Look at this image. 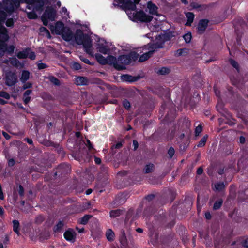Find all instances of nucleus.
Returning <instances> with one entry per match:
<instances>
[{
  "label": "nucleus",
  "instance_id": "obj_1",
  "mask_svg": "<svg viewBox=\"0 0 248 248\" xmlns=\"http://www.w3.org/2000/svg\"><path fill=\"white\" fill-rule=\"evenodd\" d=\"M45 0H5L0 2V56L5 51L9 54L14 52L15 46L10 45L7 47L6 42L8 40L6 29L2 26L7 17H10L19 6L20 3H27L26 12L29 19H34L40 15L45 4Z\"/></svg>",
  "mask_w": 248,
  "mask_h": 248
},
{
  "label": "nucleus",
  "instance_id": "obj_2",
  "mask_svg": "<svg viewBox=\"0 0 248 248\" xmlns=\"http://www.w3.org/2000/svg\"><path fill=\"white\" fill-rule=\"evenodd\" d=\"M125 8L127 15L129 18L134 21H141L143 22H150L152 19V16L146 14L143 11L132 13L136 9V5L140 0H117Z\"/></svg>",
  "mask_w": 248,
  "mask_h": 248
},
{
  "label": "nucleus",
  "instance_id": "obj_3",
  "mask_svg": "<svg viewBox=\"0 0 248 248\" xmlns=\"http://www.w3.org/2000/svg\"><path fill=\"white\" fill-rule=\"evenodd\" d=\"M50 29L53 34L61 35L66 41L73 40V34L71 29L65 27L61 21H57L54 24H50Z\"/></svg>",
  "mask_w": 248,
  "mask_h": 248
},
{
  "label": "nucleus",
  "instance_id": "obj_4",
  "mask_svg": "<svg viewBox=\"0 0 248 248\" xmlns=\"http://www.w3.org/2000/svg\"><path fill=\"white\" fill-rule=\"evenodd\" d=\"M76 43L78 45H83L86 52L92 55V40L88 35H84L81 30H77L75 34L73 35Z\"/></svg>",
  "mask_w": 248,
  "mask_h": 248
},
{
  "label": "nucleus",
  "instance_id": "obj_5",
  "mask_svg": "<svg viewBox=\"0 0 248 248\" xmlns=\"http://www.w3.org/2000/svg\"><path fill=\"white\" fill-rule=\"evenodd\" d=\"M57 18V14L56 10L51 6L46 7L43 15L41 16V20L43 25H48V20L51 21H54Z\"/></svg>",
  "mask_w": 248,
  "mask_h": 248
},
{
  "label": "nucleus",
  "instance_id": "obj_6",
  "mask_svg": "<svg viewBox=\"0 0 248 248\" xmlns=\"http://www.w3.org/2000/svg\"><path fill=\"white\" fill-rule=\"evenodd\" d=\"M138 55L135 52H132L128 55H123L118 58V63L123 66V69L125 65L128 64L132 61L136 60Z\"/></svg>",
  "mask_w": 248,
  "mask_h": 248
},
{
  "label": "nucleus",
  "instance_id": "obj_7",
  "mask_svg": "<svg viewBox=\"0 0 248 248\" xmlns=\"http://www.w3.org/2000/svg\"><path fill=\"white\" fill-rule=\"evenodd\" d=\"M5 84L8 86L15 85L18 81L16 73L11 71H6L3 78Z\"/></svg>",
  "mask_w": 248,
  "mask_h": 248
},
{
  "label": "nucleus",
  "instance_id": "obj_8",
  "mask_svg": "<svg viewBox=\"0 0 248 248\" xmlns=\"http://www.w3.org/2000/svg\"><path fill=\"white\" fill-rule=\"evenodd\" d=\"M171 36L169 33H165L159 35L156 38V43L153 45V47L161 48L165 41L170 39Z\"/></svg>",
  "mask_w": 248,
  "mask_h": 248
},
{
  "label": "nucleus",
  "instance_id": "obj_9",
  "mask_svg": "<svg viewBox=\"0 0 248 248\" xmlns=\"http://www.w3.org/2000/svg\"><path fill=\"white\" fill-rule=\"evenodd\" d=\"M16 56L19 59H25L28 57L31 60H34L36 57L34 52L30 48H27L18 52Z\"/></svg>",
  "mask_w": 248,
  "mask_h": 248
},
{
  "label": "nucleus",
  "instance_id": "obj_10",
  "mask_svg": "<svg viewBox=\"0 0 248 248\" xmlns=\"http://www.w3.org/2000/svg\"><path fill=\"white\" fill-rule=\"evenodd\" d=\"M113 48L114 50L115 49V47L110 48L109 43L106 42H105L104 43H99L97 46L98 51L104 54L109 53L110 50H113Z\"/></svg>",
  "mask_w": 248,
  "mask_h": 248
},
{
  "label": "nucleus",
  "instance_id": "obj_11",
  "mask_svg": "<svg viewBox=\"0 0 248 248\" xmlns=\"http://www.w3.org/2000/svg\"><path fill=\"white\" fill-rule=\"evenodd\" d=\"M107 64L113 65V66L119 70L123 69V66L118 63V59L112 55H108L107 57Z\"/></svg>",
  "mask_w": 248,
  "mask_h": 248
},
{
  "label": "nucleus",
  "instance_id": "obj_12",
  "mask_svg": "<svg viewBox=\"0 0 248 248\" xmlns=\"http://www.w3.org/2000/svg\"><path fill=\"white\" fill-rule=\"evenodd\" d=\"M9 62L13 66L16 67H22L23 66V64L21 63L16 58H11L9 59H5L3 61H0V65H2V63H3L8 64Z\"/></svg>",
  "mask_w": 248,
  "mask_h": 248
},
{
  "label": "nucleus",
  "instance_id": "obj_13",
  "mask_svg": "<svg viewBox=\"0 0 248 248\" xmlns=\"http://www.w3.org/2000/svg\"><path fill=\"white\" fill-rule=\"evenodd\" d=\"M208 21L206 19L201 20L198 25L197 31L199 33H203L205 31L207 25Z\"/></svg>",
  "mask_w": 248,
  "mask_h": 248
},
{
  "label": "nucleus",
  "instance_id": "obj_14",
  "mask_svg": "<svg viewBox=\"0 0 248 248\" xmlns=\"http://www.w3.org/2000/svg\"><path fill=\"white\" fill-rule=\"evenodd\" d=\"M64 237L67 241L74 242L76 239V234L73 230H68L64 232Z\"/></svg>",
  "mask_w": 248,
  "mask_h": 248
},
{
  "label": "nucleus",
  "instance_id": "obj_15",
  "mask_svg": "<svg viewBox=\"0 0 248 248\" xmlns=\"http://www.w3.org/2000/svg\"><path fill=\"white\" fill-rule=\"evenodd\" d=\"M149 12L152 15H156L157 13V7L152 2H148L147 6Z\"/></svg>",
  "mask_w": 248,
  "mask_h": 248
},
{
  "label": "nucleus",
  "instance_id": "obj_16",
  "mask_svg": "<svg viewBox=\"0 0 248 248\" xmlns=\"http://www.w3.org/2000/svg\"><path fill=\"white\" fill-rule=\"evenodd\" d=\"M88 80L86 78L78 77L75 79V83L78 85H84L87 84Z\"/></svg>",
  "mask_w": 248,
  "mask_h": 248
},
{
  "label": "nucleus",
  "instance_id": "obj_17",
  "mask_svg": "<svg viewBox=\"0 0 248 248\" xmlns=\"http://www.w3.org/2000/svg\"><path fill=\"white\" fill-rule=\"evenodd\" d=\"M154 52V50H151L148 52L145 53L140 56L139 59L140 62H143L148 59Z\"/></svg>",
  "mask_w": 248,
  "mask_h": 248
},
{
  "label": "nucleus",
  "instance_id": "obj_18",
  "mask_svg": "<svg viewBox=\"0 0 248 248\" xmlns=\"http://www.w3.org/2000/svg\"><path fill=\"white\" fill-rule=\"evenodd\" d=\"M30 73L27 70H23L21 73L20 81L22 83H25L30 78Z\"/></svg>",
  "mask_w": 248,
  "mask_h": 248
},
{
  "label": "nucleus",
  "instance_id": "obj_19",
  "mask_svg": "<svg viewBox=\"0 0 248 248\" xmlns=\"http://www.w3.org/2000/svg\"><path fill=\"white\" fill-rule=\"evenodd\" d=\"M95 58L97 62L101 64H106L107 63V57L105 58L100 54H96L95 55Z\"/></svg>",
  "mask_w": 248,
  "mask_h": 248
},
{
  "label": "nucleus",
  "instance_id": "obj_20",
  "mask_svg": "<svg viewBox=\"0 0 248 248\" xmlns=\"http://www.w3.org/2000/svg\"><path fill=\"white\" fill-rule=\"evenodd\" d=\"M31 90H27L23 94V101L25 104H27L31 100L30 95L31 93Z\"/></svg>",
  "mask_w": 248,
  "mask_h": 248
},
{
  "label": "nucleus",
  "instance_id": "obj_21",
  "mask_svg": "<svg viewBox=\"0 0 248 248\" xmlns=\"http://www.w3.org/2000/svg\"><path fill=\"white\" fill-rule=\"evenodd\" d=\"M106 236L108 241H112L114 239L115 234L111 229H108L106 232Z\"/></svg>",
  "mask_w": 248,
  "mask_h": 248
},
{
  "label": "nucleus",
  "instance_id": "obj_22",
  "mask_svg": "<svg viewBox=\"0 0 248 248\" xmlns=\"http://www.w3.org/2000/svg\"><path fill=\"white\" fill-rule=\"evenodd\" d=\"M186 17L187 18V21L186 23V25H190L193 21L194 15L191 12H188L186 14Z\"/></svg>",
  "mask_w": 248,
  "mask_h": 248
},
{
  "label": "nucleus",
  "instance_id": "obj_23",
  "mask_svg": "<svg viewBox=\"0 0 248 248\" xmlns=\"http://www.w3.org/2000/svg\"><path fill=\"white\" fill-rule=\"evenodd\" d=\"M190 7L193 9H197L199 10H202L205 9L204 5H201L196 2H191L190 5Z\"/></svg>",
  "mask_w": 248,
  "mask_h": 248
},
{
  "label": "nucleus",
  "instance_id": "obj_24",
  "mask_svg": "<svg viewBox=\"0 0 248 248\" xmlns=\"http://www.w3.org/2000/svg\"><path fill=\"white\" fill-rule=\"evenodd\" d=\"M149 28L151 31L153 32H158L160 30V27L157 24H155V25L150 24L149 25Z\"/></svg>",
  "mask_w": 248,
  "mask_h": 248
},
{
  "label": "nucleus",
  "instance_id": "obj_25",
  "mask_svg": "<svg viewBox=\"0 0 248 248\" xmlns=\"http://www.w3.org/2000/svg\"><path fill=\"white\" fill-rule=\"evenodd\" d=\"M40 31L42 33H43L44 35H46L48 38H51V36L49 31L45 27H41L40 28Z\"/></svg>",
  "mask_w": 248,
  "mask_h": 248
},
{
  "label": "nucleus",
  "instance_id": "obj_26",
  "mask_svg": "<svg viewBox=\"0 0 248 248\" xmlns=\"http://www.w3.org/2000/svg\"><path fill=\"white\" fill-rule=\"evenodd\" d=\"M13 230L17 234H19V223L17 220H14L13 221Z\"/></svg>",
  "mask_w": 248,
  "mask_h": 248
},
{
  "label": "nucleus",
  "instance_id": "obj_27",
  "mask_svg": "<svg viewBox=\"0 0 248 248\" xmlns=\"http://www.w3.org/2000/svg\"><path fill=\"white\" fill-rule=\"evenodd\" d=\"M225 187V185L222 182L217 183L215 185V190L216 191H221Z\"/></svg>",
  "mask_w": 248,
  "mask_h": 248
},
{
  "label": "nucleus",
  "instance_id": "obj_28",
  "mask_svg": "<svg viewBox=\"0 0 248 248\" xmlns=\"http://www.w3.org/2000/svg\"><path fill=\"white\" fill-rule=\"evenodd\" d=\"M154 166L153 164L150 163L146 165L144 170L146 173L151 172L154 170Z\"/></svg>",
  "mask_w": 248,
  "mask_h": 248
},
{
  "label": "nucleus",
  "instance_id": "obj_29",
  "mask_svg": "<svg viewBox=\"0 0 248 248\" xmlns=\"http://www.w3.org/2000/svg\"><path fill=\"white\" fill-rule=\"evenodd\" d=\"M122 211L120 210H113L110 212V216L111 217H116L119 216L121 213Z\"/></svg>",
  "mask_w": 248,
  "mask_h": 248
},
{
  "label": "nucleus",
  "instance_id": "obj_30",
  "mask_svg": "<svg viewBox=\"0 0 248 248\" xmlns=\"http://www.w3.org/2000/svg\"><path fill=\"white\" fill-rule=\"evenodd\" d=\"M207 138H208V136L207 135H205L204 136L201 140L200 141H199V142L198 143L197 146L198 147H203L205 145V143H206V142L207 141Z\"/></svg>",
  "mask_w": 248,
  "mask_h": 248
},
{
  "label": "nucleus",
  "instance_id": "obj_31",
  "mask_svg": "<svg viewBox=\"0 0 248 248\" xmlns=\"http://www.w3.org/2000/svg\"><path fill=\"white\" fill-rule=\"evenodd\" d=\"M63 226V223L62 221H60L54 227V230L55 232H60Z\"/></svg>",
  "mask_w": 248,
  "mask_h": 248
},
{
  "label": "nucleus",
  "instance_id": "obj_32",
  "mask_svg": "<svg viewBox=\"0 0 248 248\" xmlns=\"http://www.w3.org/2000/svg\"><path fill=\"white\" fill-rule=\"evenodd\" d=\"M91 217H92V216L90 215H85L83 217H82L81 218V220H80L81 224H86Z\"/></svg>",
  "mask_w": 248,
  "mask_h": 248
},
{
  "label": "nucleus",
  "instance_id": "obj_33",
  "mask_svg": "<svg viewBox=\"0 0 248 248\" xmlns=\"http://www.w3.org/2000/svg\"><path fill=\"white\" fill-rule=\"evenodd\" d=\"M123 81L126 82H132L133 81V77L128 75H123L121 77Z\"/></svg>",
  "mask_w": 248,
  "mask_h": 248
},
{
  "label": "nucleus",
  "instance_id": "obj_34",
  "mask_svg": "<svg viewBox=\"0 0 248 248\" xmlns=\"http://www.w3.org/2000/svg\"><path fill=\"white\" fill-rule=\"evenodd\" d=\"M62 14L63 15V17L64 18L67 19L69 18V12L67 11V9L65 7H62Z\"/></svg>",
  "mask_w": 248,
  "mask_h": 248
},
{
  "label": "nucleus",
  "instance_id": "obj_35",
  "mask_svg": "<svg viewBox=\"0 0 248 248\" xmlns=\"http://www.w3.org/2000/svg\"><path fill=\"white\" fill-rule=\"evenodd\" d=\"M170 72V70L166 67H162L159 69L157 73L160 74V75H165L166 74L169 73Z\"/></svg>",
  "mask_w": 248,
  "mask_h": 248
},
{
  "label": "nucleus",
  "instance_id": "obj_36",
  "mask_svg": "<svg viewBox=\"0 0 248 248\" xmlns=\"http://www.w3.org/2000/svg\"><path fill=\"white\" fill-rule=\"evenodd\" d=\"M48 79L51 82L55 85H58L60 84L59 80L54 77L50 76L48 77Z\"/></svg>",
  "mask_w": 248,
  "mask_h": 248
},
{
  "label": "nucleus",
  "instance_id": "obj_37",
  "mask_svg": "<svg viewBox=\"0 0 248 248\" xmlns=\"http://www.w3.org/2000/svg\"><path fill=\"white\" fill-rule=\"evenodd\" d=\"M183 38L186 43H189L191 39V34L190 33H186L183 36Z\"/></svg>",
  "mask_w": 248,
  "mask_h": 248
},
{
  "label": "nucleus",
  "instance_id": "obj_38",
  "mask_svg": "<svg viewBox=\"0 0 248 248\" xmlns=\"http://www.w3.org/2000/svg\"><path fill=\"white\" fill-rule=\"evenodd\" d=\"M222 201L221 200L216 202L214 205V209L217 210L219 209L221 205H222Z\"/></svg>",
  "mask_w": 248,
  "mask_h": 248
},
{
  "label": "nucleus",
  "instance_id": "obj_39",
  "mask_svg": "<svg viewBox=\"0 0 248 248\" xmlns=\"http://www.w3.org/2000/svg\"><path fill=\"white\" fill-rule=\"evenodd\" d=\"M72 67L73 69L77 70L80 69L81 68V66L79 63L74 62L72 64Z\"/></svg>",
  "mask_w": 248,
  "mask_h": 248
},
{
  "label": "nucleus",
  "instance_id": "obj_40",
  "mask_svg": "<svg viewBox=\"0 0 248 248\" xmlns=\"http://www.w3.org/2000/svg\"><path fill=\"white\" fill-rule=\"evenodd\" d=\"M0 96L6 99H9L10 98V95L5 92H0Z\"/></svg>",
  "mask_w": 248,
  "mask_h": 248
},
{
  "label": "nucleus",
  "instance_id": "obj_41",
  "mask_svg": "<svg viewBox=\"0 0 248 248\" xmlns=\"http://www.w3.org/2000/svg\"><path fill=\"white\" fill-rule=\"evenodd\" d=\"M202 131V127L201 125H198L195 128V132L196 136H198Z\"/></svg>",
  "mask_w": 248,
  "mask_h": 248
},
{
  "label": "nucleus",
  "instance_id": "obj_42",
  "mask_svg": "<svg viewBox=\"0 0 248 248\" xmlns=\"http://www.w3.org/2000/svg\"><path fill=\"white\" fill-rule=\"evenodd\" d=\"M14 21L12 18H10L7 19L6 22V25L8 27H11L13 25Z\"/></svg>",
  "mask_w": 248,
  "mask_h": 248
},
{
  "label": "nucleus",
  "instance_id": "obj_43",
  "mask_svg": "<svg viewBox=\"0 0 248 248\" xmlns=\"http://www.w3.org/2000/svg\"><path fill=\"white\" fill-rule=\"evenodd\" d=\"M231 64L232 65L233 67H234L235 68H236L237 70H238L239 66L236 62L233 60H230Z\"/></svg>",
  "mask_w": 248,
  "mask_h": 248
},
{
  "label": "nucleus",
  "instance_id": "obj_44",
  "mask_svg": "<svg viewBox=\"0 0 248 248\" xmlns=\"http://www.w3.org/2000/svg\"><path fill=\"white\" fill-rule=\"evenodd\" d=\"M123 104L124 107L127 109H129L130 107V104L129 102L126 100H124Z\"/></svg>",
  "mask_w": 248,
  "mask_h": 248
},
{
  "label": "nucleus",
  "instance_id": "obj_45",
  "mask_svg": "<svg viewBox=\"0 0 248 248\" xmlns=\"http://www.w3.org/2000/svg\"><path fill=\"white\" fill-rule=\"evenodd\" d=\"M174 153V149L172 147L170 148V149L168 150V153L170 158H171L173 156Z\"/></svg>",
  "mask_w": 248,
  "mask_h": 248
},
{
  "label": "nucleus",
  "instance_id": "obj_46",
  "mask_svg": "<svg viewBox=\"0 0 248 248\" xmlns=\"http://www.w3.org/2000/svg\"><path fill=\"white\" fill-rule=\"evenodd\" d=\"M38 68L40 70L46 68L47 66L46 64L44 63H37Z\"/></svg>",
  "mask_w": 248,
  "mask_h": 248
},
{
  "label": "nucleus",
  "instance_id": "obj_47",
  "mask_svg": "<svg viewBox=\"0 0 248 248\" xmlns=\"http://www.w3.org/2000/svg\"><path fill=\"white\" fill-rule=\"evenodd\" d=\"M31 87H32V84L30 82H28L23 85V89L25 90L28 88H30Z\"/></svg>",
  "mask_w": 248,
  "mask_h": 248
},
{
  "label": "nucleus",
  "instance_id": "obj_48",
  "mask_svg": "<svg viewBox=\"0 0 248 248\" xmlns=\"http://www.w3.org/2000/svg\"><path fill=\"white\" fill-rule=\"evenodd\" d=\"M217 108L218 111H219L220 112H221V111L222 110V104L220 103H218L217 105Z\"/></svg>",
  "mask_w": 248,
  "mask_h": 248
},
{
  "label": "nucleus",
  "instance_id": "obj_49",
  "mask_svg": "<svg viewBox=\"0 0 248 248\" xmlns=\"http://www.w3.org/2000/svg\"><path fill=\"white\" fill-rule=\"evenodd\" d=\"M19 193L21 196H23L24 194V189L21 186H19Z\"/></svg>",
  "mask_w": 248,
  "mask_h": 248
},
{
  "label": "nucleus",
  "instance_id": "obj_50",
  "mask_svg": "<svg viewBox=\"0 0 248 248\" xmlns=\"http://www.w3.org/2000/svg\"><path fill=\"white\" fill-rule=\"evenodd\" d=\"M80 60L83 62H85V63H87V64H90V61L87 59H86V58H84L82 57H80Z\"/></svg>",
  "mask_w": 248,
  "mask_h": 248
},
{
  "label": "nucleus",
  "instance_id": "obj_51",
  "mask_svg": "<svg viewBox=\"0 0 248 248\" xmlns=\"http://www.w3.org/2000/svg\"><path fill=\"white\" fill-rule=\"evenodd\" d=\"M133 145L134 146V150H136L138 147V143L136 140H133Z\"/></svg>",
  "mask_w": 248,
  "mask_h": 248
},
{
  "label": "nucleus",
  "instance_id": "obj_52",
  "mask_svg": "<svg viewBox=\"0 0 248 248\" xmlns=\"http://www.w3.org/2000/svg\"><path fill=\"white\" fill-rule=\"evenodd\" d=\"M15 164L14 159H11L8 160V165L9 166H13Z\"/></svg>",
  "mask_w": 248,
  "mask_h": 248
},
{
  "label": "nucleus",
  "instance_id": "obj_53",
  "mask_svg": "<svg viewBox=\"0 0 248 248\" xmlns=\"http://www.w3.org/2000/svg\"><path fill=\"white\" fill-rule=\"evenodd\" d=\"M2 134L6 140H9L10 138V135L5 132H3Z\"/></svg>",
  "mask_w": 248,
  "mask_h": 248
},
{
  "label": "nucleus",
  "instance_id": "obj_54",
  "mask_svg": "<svg viewBox=\"0 0 248 248\" xmlns=\"http://www.w3.org/2000/svg\"><path fill=\"white\" fill-rule=\"evenodd\" d=\"M94 161L95 162L96 164H99L101 163V159L98 158V157H94Z\"/></svg>",
  "mask_w": 248,
  "mask_h": 248
},
{
  "label": "nucleus",
  "instance_id": "obj_55",
  "mask_svg": "<svg viewBox=\"0 0 248 248\" xmlns=\"http://www.w3.org/2000/svg\"><path fill=\"white\" fill-rule=\"evenodd\" d=\"M203 172V169L202 168H199L197 170V173L198 174H201Z\"/></svg>",
  "mask_w": 248,
  "mask_h": 248
},
{
  "label": "nucleus",
  "instance_id": "obj_56",
  "mask_svg": "<svg viewBox=\"0 0 248 248\" xmlns=\"http://www.w3.org/2000/svg\"><path fill=\"white\" fill-rule=\"evenodd\" d=\"M243 246L245 247L248 248V240H245L243 241Z\"/></svg>",
  "mask_w": 248,
  "mask_h": 248
},
{
  "label": "nucleus",
  "instance_id": "obj_57",
  "mask_svg": "<svg viewBox=\"0 0 248 248\" xmlns=\"http://www.w3.org/2000/svg\"><path fill=\"white\" fill-rule=\"evenodd\" d=\"M87 146L90 150L93 148L92 145L89 140H87Z\"/></svg>",
  "mask_w": 248,
  "mask_h": 248
},
{
  "label": "nucleus",
  "instance_id": "obj_58",
  "mask_svg": "<svg viewBox=\"0 0 248 248\" xmlns=\"http://www.w3.org/2000/svg\"><path fill=\"white\" fill-rule=\"evenodd\" d=\"M205 217L207 219H210L211 218V215L210 213L207 212L205 213Z\"/></svg>",
  "mask_w": 248,
  "mask_h": 248
},
{
  "label": "nucleus",
  "instance_id": "obj_59",
  "mask_svg": "<svg viewBox=\"0 0 248 248\" xmlns=\"http://www.w3.org/2000/svg\"><path fill=\"white\" fill-rule=\"evenodd\" d=\"M122 146V143L121 142H119L118 143H117L115 145V147L116 148H121V147Z\"/></svg>",
  "mask_w": 248,
  "mask_h": 248
},
{
  "label": "nucleus",
  "instance_id": "obj_60",
  "mask_svg": "<svg viewBox=\"0 0 248 248\" xmlns=\"http://www.w3.org/2000/svg\"><path fill=\"white\" fill-rule=\"evenodd\" d=\"M245 141V139L244 137L241 136L240 138V142L242 143H243Z\"/></svg>",
  "mask_w": 248,
  "mask_h": 248
},
{
  "label": "nucleus",
  "instance_id": "obj_61",
  "mask_svg": "<svg viewBox=\"0 0 248 248\" xmlns=\"http://www.w3.org/2000/svg\"><path fill=\"white\" fill-rule=\"evenodd\" d=\"M92 192V190L91 189H89L86 191V194L87 195H89Z\"/></svg>",
  "mask_w": 248,
  "mask_h": 248
},
{
  "label": "nucleus",
  "instance_id": "obj_62",
  "mask_svg": "<svg viewBox=\"0 0 248 248\" xmlns=\"http://www.w3.org/2000/svg\"><path fill=\"white\" fill-rule=\"evenodd\" d=\"M136 231L138 232H140V233H141V232H143V230L141 228H138L136 229Z\"/></svg>",
  "mask_w": 248,
  "mask_h": 248
},
{
  "label": "nucleus",
  "instance_id": "obj_63",
  "mask_svg": "<svg viewBox=\"0 0 248 248\" xmlns=\"http://www.w3.org/2000/svg\"><path fill=\"white\" fill-rule=\"evenodd\" d=\"M27 141L28 142V143H29L30 144H32V140H31V139H27Z\"/></svg>",
  "mask_w": 248,
  "mask_h": 248
},
{
  "label": "nucleus",
  "instance_id": "obj_64",
  "mask_svg": "<svg viewBox=\"0 0 248 248\" xmlns=\"http://www.w3.org/2000/svg\"><path fill=\"white\" fill-rule=\"evenodd\" d=\"M6 101L3 99H0V104H4L6 103Z\"/></svg>",
  "mask_w": 248,
  "mask_h": 248
}]
</instances>
